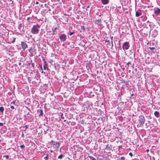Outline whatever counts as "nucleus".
Returning <instances> with one entry per match:
<instances>
[{"mask_svg": "<svg viewBox=\"0 0 160 160\" xmlns=\"http://www.w3.org/2000/svg\"><path fill=\"white\" fill-rule=\"evenodd\" d=\"M34 49H32L31 48H30L28 49V51L31 53H32L34 51Z\"/></svg>", "mask_w": 160, "mask_h": 160, "instance_id": "11", "label": "nucleus"}, {"mask_svg": "<svg viewBox=\"0 0 160 160\" xmlns=\"http://www.w3.org/2000/svg\"><path fill=\"white\" fill-rule=\"evenodd\" d=\"M29 18H28V19H27V20H29Z\"/></svg>", "mask_w": 160, "mask_h": 160, "instance_id": "38", "label": "nucleus"}, {"mask_svg": "<svg viewBox=\"0 0 160 160\" xmlns=\"http://www.w3.org/2000/svg\"><path fill=\"white\" fill-rule=\"evenodd\" d=\"M88 157L91 160H96V159L93 157L89 156Z\"/></svg>", "mask_w": 160, "mask_h": 160, "instance_id": "12", "label": "nucleus"}, {"mask_svg": "<svg viewBox=\"0 0 160 160\" xmlns=\"http://www.w3.org/2000/svg\"><path fill=\"white\" fill-rule=\"evenodd\" d=\"M110 38H111V42L112 43V39H113V37L112 36V37H111Z\"/></svg>", "mask_w": 160, "mask_h": 160, "instance_id": "25", "label": "nucleus"}, {"mask_svg": "<svg viewBox=\"0 0 160 160\" xmlns=\"http://www.w3.org/2000/svg\"><path fill=\"white\" fill-rule=\"evenodd\" d=\"M130 46L129 45V43L128 42H125L122 45V49L124 50H125L128 49Z\"/></svg>", "mask_w": 160, "mask_h": 160, "instance_id": "3", "label": "nucleus"}, {"mask_svg": "<svg viewBox=\"0 0 160 160\" xmlns=\"http://www.w3.org/2000/svg\"><path fill=\"white\" fill-rule=\"evenodd\" d=\"M57 144V142H54L53 144L55 146H56Z\"/></svg>", "mask_w": 160, "mask_h": 160, "instance_id": "21", "label": "nucleus"}, {"mask_svg": "<svg viewBox=\"0 0 160 160\" xmlns=\"http://www.w3.org/2000/svg\"><path fill=\"white\" fill-rule=\"evenodd\" d=\"M129 155L131 157H132V154L131 152H130L129 154Z\"/></svg>", "mask_w": 160, "mask_h": 160, "instance_id": "27", "label": "nucleus"}, {"mask_svg": "<svg viewBox=\"0 0 160 160\" xmlns=\"http://www.w3.org/2000/svg\"><path fill=\"white\" fill-rule=\"evenodd\" d=\"M3 158H5L6 159L8 160L9 158V156L8 155L4 156Z\"/></svg>", "mask_w": 160, "mask_h": 160, "instance_id": "15", "label": "nucleus"}, {"mask_svg": "<svg viewBox=\"0 0 160 160\" xmlns=\"http://www.w3.org/2000/svg\"><path fill=\"white\" fill-rule=\"evenodd\" d=\"M57 29V28H54V30L53 31V32H55L56 31V30Z\"/></svg>", "mask_w": 160, "mask_h": 160, "instance_id": "31", "label": "nucleus"}, {"mask_svg": "<svg viewBox=\"0 0 160 160\" xmlns=\"http://www.w3.org/2000/svg\"><path fill=\"white\" fill-rule=\"evenodd\" d=\"M89 8V6H88L87 7V8Z\"/></svg>", "mask_w": 160, "mask_h": 160, "instance_id": "40", "label": "nucleus"}, {"mask_svg": "<svg viewBox=\"0 0 160 160\" xmlns=\"http://www.w3.org/2000/svg\"><path fill=\"white\" fill-rule=\"evenodd\" d=\"M154 114L155 116L157 117H158L159 113L158 111H155L154 113Z\"/></svg>", "mask_w": 160, "mask_h": 160, "instance_id": "10", "label": "nucleus"}, {"mask_svg": "<svg viewBox=\"0 0 160 160\" xmlns=\"http://www.w3.org/2000/svg\"><path fill=\"white\" fill-rule=\"evenodd\" d=\"M4 109L3 107H0V111L1 112H3L4 111Z\"/></svg>", "mask_w": 160, "mask_h": 160, "instance_id": "13", "label": "nucleus"}, {"mask_svg": "<svg viewBox=\"0 0 160 160\" xmlns=\"http://www.w3.org/2000/svg\"><path fill=\"white\" fill-rule=\"evenodd\" d=\"M109 42V40H106V42Z\"/></svg>", "mask_w": 160, "mask_h": 160, "instance_id": "35", "label": "nucleus"}, {"mask_svg": "<svg viewBox=\"0 0 160 160\" xmlns=\"http://www.w3.org/2000/svg\"><path fill=\"white\" fill-rule=\"evenodd\" d=\"M106 148H110V147H109V145H107L106 146Z\"/></svg>", "mask_w": 160, "mask_h": 160, "instance_id": "24", "label": "nucleus"}, {"mask_svg": "<svg viewBox=\"0 0 160 160\" xmlns=\"http://www.w3.org/2000/svg\"><path fill=\"white\" fill-rule=\"evenodd\" d=\"M64 156L62 154H60L58 157V159H62Z\"/></svg>", "mask_w": 160, "mask_h": 160, "instance_id": "14", "label": "nucleus"}, {"mask_svg": "<svg viewBox=\"0 0 160 160\" xmlns=\"http://www.w3.org/2000/svg\"><path fill=\"white\" fill-rule=\"evenodd\" d=\"M40 27L38 25H34L33 26L31 29V32L33 34H37L38 33L39 29L38 28Z\"/></svg>", "mask_w": 160, "mask_h": 160, "instance_id": "1", "label": "nucleus"}, {"mask_svg": "<svg viewBox=\"0 0 160 160\" xmlns=\"http://www.w3.org/2000/svg\"><path fill=\"white\" fill-rule=\"evenodd\" d=\"M97 21L98 22V23H100L101 22V19H98V20H97Z\"/></svg>", "mask_w": 160, "mask_h": 160, "instance_id": "22", "label": "nucleus"}, {"mask_svg": "<svg viewBox=\"0 0 160 160\" xmlns=\"http://www.w3.org/2000/svg\"><path fill=\"white\" fill-rule=\"evenodd\" d=\"M46 63H45V65L43 66V68L44 69L46 68Z\"/></svg>", "mask_w": 160, "mask_h": 160, "instance_id": "30", "label": "nucleus"}, {"mask_svg": "<svg viewBox=\"0 0 160 160\" xmlns=\"http://www.w3.org/2000/svg\"><path fill=\"white\" fill-rule=\"evenodd\" d=\"M154 13L157 15H159L160 13V9L158 8H157L155 11Z\"/></svg>", "mask_w": 160, "mask_h": 160, "instance_id": "8", "label": "nucleus"}, {"mask_svg": "<svg viewBox=\"0 0 160 160\" xmlns=\"http://www.w3.org/2000/svg\"><path fill=\"white\" fill-rule=\"evenodd\" d=\"M21 45L22 48L24 50L26 49V48H27L28 47V46L27 44L25 42H21Z\"/></svg>", "mask_w": 160, "mask_h": 160, "instance_id": "5", "label": "nucleus"}, {"mask_svg": "<svg viewBox=\"0 0 160 160\" xmlns=\"http://www.w3.org/2000/svg\"><path fill=\"white\" fill-rule=\"evenodd\" d=\"M13 40L11 42L12 43H13L15 41L16 38H13Z\"/></svg>", "mask_w": 160, "mask_h": 160, "instance_id": "17", "label": "nucleus"}, {"mask_svg": "<svg viewBox=\"0 0 160 160\" xmlns=\"http://www.w3.org/2000/svg\"><path fill=\"white\" fill-rule=\"evenodd\" d=\"M42 73H43V71H42Z\"/></svg>", "mask_w": 160, "mask_h": 160, "instance_id": "42", "label": "nucleus"}, {"mask_svg": "<svg viewBox=\"0 0 160 160\" xmlns=\"http://www.w3.org/2000/svg\"><path fill=\"white\" fill-rule=\"evenodd\" d=\"M20 147L21 148H24L25 147V146L24 145H22L20 146Z\"/></svg>", "mask_w": 160, "mask_h": 160, "instance_id": "16", "label": "nucleus"}, {"mask_svg": "<svg viewBox=\"0 0 160 160\" xmlns=\"http://www.w3.org/2000/svg\"><path fill=\"white\" fill-rule=\"evenodd\" d=\"M38 3H39V2H36V3H35L36 4V5H38Z\"/></svg>", "mask_w": 160, "mask_h": 160, "instance_id": "33", "label": "nucleus"}, {"mask_svg": "<svg viewBox=\"0 0 160 160\" xmlns=\"http://www.w3.org/2000/svg\"><path fill=\"white\" fill-rule=\"evenodd\" d=\"M112 47H113V42L112 43Z\"/></svg>", "mask_w": 160, "mask_h": 160, "instance_id": "36", "label": "nucleus"}, {"mask_svg": "<svg viewBox=\"0 0 160 160\" xmlns=\"http://www.w3.org/2000/svg\"><path fill=\"white\" fill-rule=\"evenodd\" d=\"M59 38L61 41L64 42L66 40L67 36L65 34H63L59 36Z\"/></svg>", "mask_w": 160, "mask_h": 160, "instance_id": "4", "label": "nucleus"}, {"mask_svg": "<svg viewBox=\"0 0 160 160\" xmlns=\"http://www.w3.org/2000/svg\"><path fill=\"white\" fill-rule=\"evenodd\" d=\"M61 118L62 119H64V117L63 116V114L62 113L61 114V115L60 116Z\"/></svg>", "mask_w": 160, "mask_h": 160, "instance_id": "19", "label": "nucleus"}, {"mask_svg": "<svg viewBox=\"0 0 160 160\" xmlns=\"http://www.w3.org/2000/svg\"><path fill=\"white\" fill-rule=\"evenodd\" d=\"M38 112L39 113V116H42V115L43 112L42 110H40L39 111H38Z\"/></svg>", "mask_w": 160, "mask_h": 160, "instance_id": "9", "label": "nucleus"}, {"mask_svg": "<svg viewBox=\"0 0 160 160\" xmlns=\"http://www.w3.org/2000/svg\"><path fill=\"white\" fill-rule=\"evenodd\" d=\"M149 48L151 50H153L155 49V48L154 47H150Z\"/></svg>", "mask_w": 160, "mask_h": 160, "instance_id": "18", "label": "nucleus"}, {"mask_svg": "<svg viewBox=\"0 0 160 160\" xmlns=\"http://www.w3.org/2000/svg\"><path fill=\"white\" fill-rule=\"evenodd\" d=\"M139 123L140 125L143 124L145 121L144 116L143 115H141L139 116Z\"/></svg>", "mask_w": 160, "mask_h": 160, "instance_id": "2", "label": "nucleus"}, {"mask_svg": "<svg viewBox=\"0 0 160 160\" xmlns=\"http://www.w3.org/2000/svg\"><path fill=\"white\" fill-rule=\"evenodd\" d=\"M101 1L104 5L107 4L109 2V0H101Z\"/></svg>", "mask_w": 160, "mask_h": 160, "instance_id": "7", "label": "nucleus"}, {"mask_svg": "<svg viewBox=\"0 0 160 160\" xmlns=\"http://www.w3.org/2000/svg\"><path fill=\"white\" fill-rule=\"evenodd\" d=\"M44 61H45V60H44ZM44 62L45 63H46V62L45 61H44Z\"/></svg>", "mask_w": 160, "mask_h": 160, "instance_id": "41", "label": "nucleus"}, {"mask_svg": "<svg viewBox=\"0 0 160 160\" xmlns=\"http://www.w3.org/2000/svg\"><path fill=\"white\" fill-rule=\"evenodd\" d=\"M131 63V62H129L127 63V65H128L129 64H130Z\"/></svg>", "mask_w": 160, "mask_h": 160, "instance_id": "32", "label": "nucleus"}, {"mask_svg": "<svg viewBox=\"0 0 160 160\" xmlns=\"http://www.w3.org/2000/svg\"><path fill=\"white\" fill-rule=\"evenodd\" d=\"M21 63L20 62H19V65H21Z\"/></svg>", "mask_w": 160, "mask_h": 160, "instance_id": "37", "label": "nucleus"}, {"mask_svg": "<svg viewBox=\"0 0 160 160\" xmlns=\"http://www.w3.org/2000/svg\"><path fill=\"white\" fill-rule=\"evenodd\" d=\"M121 160H125V158L124 157H122L120 158Z\"/></svg>", "mask_w": 160, "mask_h": 160, "instance_id": "23", "label": "nucleus"}, {"mask_svg": "<svg viewBox=\"0 0 160 160\" xmlns=\"http://www.w3.org/2000/svg\"><path fill=\"white\" fill-rule=\"evenodd\" d=\"M48 156H46V157H45L44 158V159H46V160H47V159H48Z\"/></svg>", "mask_w": 160, "mask_h": 160, "instance_id": "28", "label": "nucleus"}, {"mask_svg": "<svg viewBox=\"0 0 160 160\" xmlns=\"http://www.w3.org/2000/svg\"><path fill=\"white\" fill-rule=\"evenodd\" d=\"M3 125V123L1 122H0V126H2Z\"/></svg>", "mask_w": 160, "mask_h": 160, "instance_id": "29", "label": "nucleus"}, {"mask_svg": "<svg viewBox=\"0 0 160 160\" xmlns=\"http://www.w3.org/2000/svg\"><path fill=\"white\" fill-rule=\"evenodd\" d=\"M142 15V12L140 10H138L136 11V16L138 17Z\"/></svg>", "mask_w": 160, "mask_h": 160, "instance_id": "6", "label": "nucleus"}, {"mask_svg": "<svg viewBox=\"0 0 160 160\" xmlns=\"http://www.w3.org/2000/svg\"><path fill=\"white\" fill-rule=\"evenodd\" d=\"M22 25L20 24L19 25V28H20V27H21V26Z\"/></svg>", "mask_w": 160, "mask_h": 160, "instance_id": "34", "label": "nucleus"}, {"mask_svg": "<svg viewBox=\"0 0 160 160\" xmlns=\"http://www.w3.org/2000/svg\"><path fill=\"white\" fill-rule=\"evenodd\" d=\"M66 120H64V122H66Z\"/></svg>", "mask_w": 160, "mask_h": 160, "instance_id": "39", "label": "nucleus"}, {"mask_svg": "<svg viewBox=\"0 0 160 160\" xmlns=\"http://www.w3.org/2000/svg\"><path fill=\"white\" fill-rule=\"evenodd\" d=\"M10 108L11 109H14V107L13 106H11L10 107Z\"/></svg>", "mask_w": 160, "mask_h": 160, "instance_id": "26", "label": "nucleus"}, {"mask_svg": "<svg viewBox=\"0 0 160 160\" xmlns=\"http://www.w3.org/2000/svg\"><path fill=\"white\" fill-rule=\"evenodd\" d=\"M74 33V32H70V33L69 34V35L70 36H71Z\"/></svg>", "mask_w": 160, "mask_h": 160, "instance_id": "20", "label": "nucleus"}]
</instances>
